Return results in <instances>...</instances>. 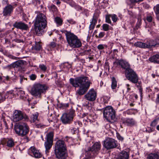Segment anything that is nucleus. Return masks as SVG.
Listing matches in <instances>:
<instances>
[{
	"mask_svg": "<svg viewBox=\"0 0 159 159\" xmlns=\"http://www.w3.org/2000/svg\"><path fill=\"white\" fill-rule=\"evenodd\" d=\"M70 81V84L74 87H79L76 93L80 95L84 94L87 91L91 84L88 78L84 75L78 77L75 79L71 78Z\"/></svg>",
	"mask_w": 159,
	"mask_h": 159,
	"instance_id": "1",
	"label": "nucleus"
},
{
	"mask_svg": "<svg viewBox=\"0 0 159 159\" xmlns=\"http://www.w3.org/2000/svg\"><path fill=\"white\" fill-rule=\"evenodd\" d=\"M47 23L46 17L44 14L40 13L37 15L34 23V29L37 35L41 36L43 34Z\"/></svg>",
	"mask_w": 159,
	"mask_h": 159,
	"instance_id": "2",
	"label": "nucleus"
},
{
	"mask_svg": "<svg viewBox=\"0 0 159 159\" xmlns=\"http://www.w3.org/2000/svg\"><path fill=\"white\" fill-rule=\"evenodd\" d=\"M55 153L58 159H66L67 157L66 147L64 141L59 140L55 145Z\"/></svg>",
	"mask_w": 159,
	"mask_h": 159,
	"instance_id": "3",
	"label": "nucleus"
},
{
	"mask_svg": "<svg viewBox=\"0 0 159 159\" xmlns=\"http://www.w3.org/2000/svg\"><path fill=\"white\" fill-rule=\"evenodd\" d=\"M45 84H34L30 91L31 94L36 98H40L42 93H45L48 89Z\"/></svg>",
	"mask_w": 159,
	"mask_h": 159,
	"instance_id": "4",
	"label": "nucleus"
},
{
	"mask_svg": "<svg viewBox=\"0 0 159 159\" xmlns=\"http://www.w3.org/2000/svg\"><path fill=\"white\" fill-rule=\"evenodd\" d=\"M14 129L16 133L21 136H25L28 134L29 131L28 126L27 124L25 123L15 125L14 126Z\"/></svg>",
	"mask_w": 159,
	"mask_h": 159,
	"instance_id": "5",
	"label": "nucleus"
},
{
	"mask_svg": "<svg viewBox=\"0 0 159 159\" xmlns=\"http://www.w3.org/2000/svg\"><path fill=\"white\" fill-rule=\"evenodd\" d=\"M103 115L104 117L109 122L116 120L115 111L111 106H107L104 109Z\"/></svg>",
	"mask_w": 159,
	"mask_h": 159,
	"instance_id": "6",
	"label": "nucleus"
},
{
	"mask_svg": "<svg viewBox=\"0 0 159 159\" xmlns=\"http://www.w3.org/2000/svg\"><path fill=\"white\" fill-rule=\"evenodd\" d=\"M134 45L140 48H151L159 46V42L157 39L149 40L145 43L138 42L134 44Z\"/></svg>",
	"mask_w": 159,
	"mask_h": 159,
	"instance_id": "7",
	"label": "nucleus"
},
{
	"mask_svg": "<svg viewBox=\"0 0 159 159\" xmlns=\"http://www.w3.org/2000/svg\"><path fill=\"white\" fill-rule=\"evenodd\" d=\"M101 144L99 142L95 143L91 147L89 148L86 150L87 154L90 157H94L97 155L100 150Z\"/></svg>",
	"mask_w": 159,
	"mask_h": 159,
	"instance_id": "8",
	"label": "nucleus"
},
{
	"mask_svg": "<svg viewBox=\"0 0 159 159\" xmlns=\"http://www.w3.org/2000/svg\"><path fill=\"white\" fill-rule=\"evenodd\" d=\"M125 74L127 79L133 83L138 82V77L135 71L131 68L127 70L125 72Z\"/></svg>",
	"mask_w": 159,
	"mask_h": 159,
	"instance_id": "9",
	"label": "nucleus"
},
{
	"mask_svg": "<svg viewBox=\"0 0 159 159\" xmlns=\"http://www.w3.org/2000/svg\"><path fill=\"white\" fill-rule=\"evenodd\" d=\"M75 111L70 109L68 113H64L61 118L62 122L65 124L70 123L75 116Z\"/></svg>",
	"mask_w": 159,
	"mask_h": 159,
	"instance_id": "10",
	"label": "nucleus"
},
{
	"mask_svg": "<svg viewBox=\"0 0 159 159\" xmlns=\"http://www.w3.org/2000/svg\"><path fill=\"white\" fill-rule=\"evenodd\" d=\"M103 146L107 150L114 148L117 146V142L114 139L107 138L103 141Z\"/></svg>",
	"mask_w": 159,
	"mask_h": 159,
	"instance_id": "11",
	"label": "nucleus"
},
{
	"mask_svg": "<svg viewBox=\"0 0 159 159\" xmlns=\"http://www.w3.org/2000/svg\"><path fill=\"white\" fill-rule=\"evenodd\" d=\"M23 118L26 119H28L27 116L24 114L20 111L16 110L13 114V121L17 122L22 120Z\"/></svg>",
	"mask_w": 159,
	"mask_h": 159,
	"instance_id": "12",
	"label": "nucleus"
},
{
	"mask_svg": "<svg viewBox=\"0 0 159 159\" xmlns=\"http://www.w3.org/2000/svg\"><path fill=\"white\" fill-rule=\"evenodd\" d=\"M65 32L66 40L70 46L77 36L70 31H66Z\"/></svg>",
	"mask_w": 159,
	"mask_h": 159,
	"instance_id": "13",
	"label": "nucleus"
},
{
	"mask_svg": "<svg viewBox=\"0 0 159 159\" xmlns=\"http://www.w3.org/2000/svg\"><path fill=\"white\" fill-rule=\"evenodd\" d=\"M96 97V93L93 89L89 91V92L85 95L87 99L90 101L95 100Z\"/></svg>",
	"mask_w": 159,
	"mask_h": 159,
	"instance_id": "14",
	"label": "nucleus"
},
{
	"mask_svg": "<svg viewBox=\"0 0 159 159\" xmlns=\"http://www.w3.org/2000/svg\"><path fill=\"white\" fill-rule=\"evenodd\" d=\"M13 26L15 28L22 30H26L28 28V26L22 21L16 22L13 25Z\"/></svg>",
	"mask_w": 159,
	"mask_h": 159,
	"instance_id": "15",
	"label": "nucleus"
},
{
	"mask_svg": "<svg viewBox=\"0 0 159 159\" xmlns=\"http://www.w3.org/2000/svg\"><path fill=\"white\" fill-rule=\"evenodd\" d=\"M116 64L117 65L120 66L122 68L125 69V71L130 68L129 64L125 60L120 59L116 62Z\"/></svg>",
	"mask_w": 159,
	"mask_h": 159,
	"instance_id": "16",
	"label": "nucleus"
},
{
	"mask_svg": "<svg viewBox=\"0 0 159 159\" xmlns=\"http://www.w3.org/2000/svg\"><path fill=\"white\" fill-rule=\"evenodd\" d=\"M13 7L11 5H9L3 9V14L4 16H9L13 10Z\"/></svg>",
	"mask_w": 159,
	"mask_h": 159,
	"instance_id": "17",
	"label": "nucleus"
},
{
	"mask_svg": "<svg viewBox=\"0 0 159 159\" xmlns=\"http://www.w3.org/2000/svg\"><path fill=\"white\" fill-rule=\"evenodd\" d=\"M123 123L127 126H130L134 125L136 123L135 121L132 118L125 119L123 120Z\"/></svg>",
	"mask_w": 159,
	"mask_h": 159,
	"instance_id": "18",
	"label": "nucleus"
},
{
	"mask_svg": "<svg viewBox=\"0 0 159 159\" xmlns=\"http://www.w3.org/2000/svg\"><path fill=\"white\" fill-rule=\"evenodd\" d=\"M70 46L73 48H79L82 46V43L80 39L77 37L70 44Z\"/></svg>",
	"mask_w": 159,
	"mask_h": 159,
	"instance_id": "19",
	"label": "nucleus"
},
{
	"mask_svg": "<svg viewBox=\"0 0 159 159\" xmlns=\"http://www.w3.org/2000/svg\"><path fill=\"white\" fill-rule=\"evenodd\" d=\"M29 151H31L34 155L35 157L39 158L41 157L42 155L39 151L36 150L34 147H31L29 149Z\"/></svg>",
	"mask_w": 159,
	"mask_h": 159,
	"instance_id": "20",
	"label": "nucleus"
},
{
	"mask_svg": "<svg viewBox=\"0 0 159 159\" xmlns=\"http://www.w3.org/2000/svg\"><path fill=\"white\" fill-rule=\"evenodd\" d=\"M129 158L128 153L126 151H122L119 154L116 159H128Z\"/></svg>",
	"mask_w": 159,
	"mask_h": 159,
	"instance_id": "21",
	"label": "nucleus"
},
{
	"mask_svg": "<svg viewBox=\"0 0 159 159\" xmlns=\"http://www.w3.org/2000/svg\"><path fill=\"white\" fill-rule=\"evenodd\" d=\"M2 93H3L5 95V97H6V98L10 99L13 98L16 95L14 89L7 91L6 93L4 92H2Z\"/></svg>",
	"mask_w": 159,
	"mask_h": 159,
	"instance_id": "22",
	"label": "nucleus"
},
{
	"mask_svg": "<svg viewBox=\"0 0 159 159\" xmlns=\"http://www.w3.org/2000/svg\"><path fill=\"white\" fill-rule=\"evenodd\" d=\"M2 142L3 143L7 142V145L9 147H13L15 145L13 140L11 139H4L2 140Z\"/></svg>",
	"mask_w": 159,
	"mask_h": 159,
	"instance_id": "23",
	"label": "nucleus"
},
{
	"mask_svg": "<svg viewBox=\"0 0 159 159\" xmlns=\"http://www.w3.org/2000/svg\"><path fill=\"white\" fill-rule=\"evenodd\" d=\"M14 68H21L24 65V62L23 60H19L13 63Z\"/></svg>",
	"mask_w": 159,
	"mask_h": 159,
	"instance_id": "24",
	"label": "nucleus"
},
{
	"mask_svg": "<svg viewBox=\"0 0 159 159\" xmlns=\"http://www.w3.org/2000/svg\"><path fill=\"white\" fill-rule=\"evenodd\" d=\"M149 60L152 62L159 64V55L156 54L153 56L149 58Z\"/></svg>",
	"mask_w": 159,
	"mask_h": 159,
	"instance_id": "25",
	"label": "nucleus"
},
{
	"mask_svg": "<svg viewBox=\"0 0 159 159\" xmlns=\"http://www.w3.org/2000/svg\"><path fill=\"white\" fill-rule=\"evenodd\" d=\"M53 144V142L46 141L44 143V146L46 148V152L47 153L48 152V150L51 148Z\"/></svg>",
	"mask_w": 159,
	"mask_h": 159,
	"instance_id": "26",
	"label": "nucleus"
},
{
	"mask_svg": "<svg viewBox=\"0 0 159 159\" xmlns=\"http://www.w3.org/2000/svg\"><path fill=\"white\" fill-rule=\"evenodd\" d=\"M42 49V46L39 42H35V45L33 46L32 48V50H35L36 51H40Z\"/></svg>",
	"mask_w": 159,
	"mask_h": 159,
	"instance_id": "27",
	"label": "nucleus"
},
{
	"mask_svg": "<svg viewBox=\"0 0 159 159\" xmlns=\"http://www.w3.org/2000/svg\"><path fill=\"white\" fill-rule=\"evenodd\" d=\"M97 21V19L94 17L92 19V21L90 22V24L89 25V29L90 30H93Z\"/></svg>",
	"mask_w": 159,
	"mask_h": 159,
	"instance_id": "28",
	"label": "nucleus"
},
{
	"mask_svg": "<svg viewBox=\"0 0 159 159\" xmlns=\"http://www.w3.org/2000/svg\"><path fill=\"white\" fill-rule=\"evenodd\" d=\"M144 0H127L126 2L128 5H131L136 3H139Z\"/></svg>",
	"mask_w": 159,
	"mask_h": 159,
	"instance_id": "29",
	"label": "nucleus"
},
{
	"mask_svg": "<svg viewBox=\"0 0 159 159\" xmlns=\"http://www.w3.org/2000/svg\"><path fill=\"white\" fill-rule=\"evenodd\" d=\"M53 136L54 134L53 132H49L47 135L46 141L53 142Z\"/></svg>",
	"mask_w": 159,
	"mask_h": 159,
	"instance_id": "30",
	"label": "nucleus"
},
{
	"mask_svg": "<svg viewBox=\"0 0 159 159\" xmlns=\"http://www.w3.org/2000/svg\"><path fill=\"white\" fill-rule=\"evenodd\" d=\"M147 159H159V156L156 153H151L148 157Z\"/></svg>",
	"mask_w": 159,
	"mask_h": 159,
	"instance_id": "31",
	"label": "nucleus"
},
{
	"mask_svg": "<svg viewBox=\"0 0 159 159\" xmlns=\"http://www.w3.org/2000/svg\"><path fill=\"white\" fill-rule=\"evenodd\" d=\"M111 88L113 89H115L117 87V81L114 77H112L111 78Z\"/></svg>",
	"mask_w": 159,
	"mask_h": 159,
	"instance_id": "32",
	"label": "nucleus"
},
{
	"mask_svg": "<svg viewBox=\"0 0 159 159\" xmlns=\"http://www.w3.org/2000/svg\"><path fill=\"white\" fill-rule=\"evenodd\" d=\"M14 90L16 95L22 96L24 94V92L19 89H16Z\"/></svg>",
	"mask_w": 159,
	"mask_h": 159,
	"instance_id": "33",
	"label": "nucleus"
},
{
	"mask_svg": "<svg viewBox=\"0 0 159 159\" xmlns=\"http://www.w3.org/2000/svg\"><path fill=\"white\" fill-rule=\"evenodd\" d=\"M153 9L157 19L159 20V4H157L156 6L154 7Z\"/></svg>",
	"mask_w": 159,
	"mask_h": 159,
	"instance_id": "34",
	"label": "nucleus"
},
{
	"mask_svg": "<svg viewBox=\"0 0 159 159\" xmlns=\"http://www.w3.org/2000/svg\"><path fill=\"white\" fill-rule=\"evenodd\" d=\"M38 114V113L33 114L31 116V120L32 122H34L37 120Z\"/></svg>",
	"mask_w": 159,
	"mask_h": 159,
	"instance_id": "35",
	"label": "nucleus"
},
{
	"mask_svg": "<svg viewBox=\"0 0 159 159\" xmlns=\"http://www.w3.org/2000/svg\"><path fill=\"white\" fill-rule=\"evenodd\" d=\"M55 22L59 25H61L62 23V20L59 17H56L55 19Z\"/></svg>",
	"mask_w": 159,
	"mask_h": 159,
	"instance_id": "36",
	"label": "nucleus"
},
{
	"mask_svg": "<svg viewBox=\"0 0 159 159\" xmlns=\"http://www.w3.org/2000/svg\"><path fill=\"white\" fill-rule=\"evenodd\" d=\"M159 120V117L156 118L151 123L150 125L153 127H155L158 123V121Z\"/></svg>",
	"mask_w": 159,
	"mask_h": 159,
	"instance_id": "37",
	"label": "nucleus"
},
{
	"mask_svg": "<svg viewBox=\"0 0 159 159\" xmlns=\"http://www.w3.org/2000/svg\"><path fill=\"white\" fill-rule=\"evenodd\" d=\"M102 27L103 30L105 31H107L109 29V25L106 24H103L102 25Z\"/></svg>",
	"mask_w": 159,
	"mask_h": 159,
	"instance_id": "38",
	"label": "nucleus"
},
{
	"mask_svg": "<svg viewBox=\"0 0 159 159\" xmlns=\"http://www.w3.org/2000/svg\"><path fill=\"white\" fill-rule=\"evenodd\" d=\"M6 97L3 93H0V103L5 100Z\"/></svg>",
	"mask_w": 159,
	"mask_h": 159,
	"instance_id": "39",
	"label": "nucleus"
},
{
	"mask_svg": "<svg viewBox=\"0 0 159 159\" xmlns=\"http://www.w3.org/2000/svg\"><path fill=\"white\" fill-rule=\"evenodd\" d=\"M39 67L42 71L44 72L46 71L47 69L46 66L43 64L40 65L39 66Z\"/></svg>",
	"mask_w": 159,
	"mask_h": 159,
	"instance_id": "40",
	"label": "nucleus"
},
{
	"mask_svg": "<svg viewBox=\"0 0 159 159\" xmlns=\"http://www.w3.org/2000/svg\"><path fill=\"white\" fill-rule=\"evenodd\" d=\"M3 68L5 69H7L8 70H10L12 68H14L13 63H12V64L6 66L4 67Z\"/></svg>",
	"mask_w": 159,
	"mask_h": 159,
	"instance_id": "41",
	"label": "nucleus"
},
{
	"mask_svg": "<svg viewBox=\"0 0 159 159\" xmlns=\"http://www.w3.org/2000/svg\"><path fill=\"white\" fill-rule=\"evenodd\" d=\"M111 15H107L106 16V22L108 23L111 24V21L110 19V17Z\"/></svg>",
	"mask_w": 159,
	"mask_h": 159,
	"instance_id": "42",
	"label": "nucleus"
},
{
	"mask_svg": "<svg viewBox=\"0 0 159 159\" xmlns=\"http://www.w3.org/2000/svg\"><path fill=\"white\" fill-rule=\"evenodd\" d=\"M111 16L112 20L114 22H116L117 21L118 18L117 16L116 15H111Z\"/></svg>",
	"mask_w": 159,
	"mask_h": 159,
	"instance_id": "43",
	"label": "nucleus"
},
{
	"mask_svg": "<svg viewBox=\"0 0 159 159\" xmlns=\"http://www.w3.org/2000/svg\"><path fill=\"white\" fill-rule=\"evenodd\" d=\"M30 79L31 80H35L37 77V76L34 74H32L29 76Z\"/></svg>",
	"mask_w": 159,
	"mask_h": 159,
	"instance_id": "44",
	"label": "nucleus"
},
{
	"mask_svg": "<svg viewBox=\"0 0 159 159\" xmlns=\"http://www.w3.org/2000/svg\"><path fill=\"white\" fill-rule=\"evenodd\" d=\"M97 48L99 50H102L104 48V45L102 44H99L97 46Z\"/></svg>",
	"mask_w": 159,
	"mask_h": 159,
	"instance_id": "45",
	"label": "nucleus"
},
{
	"mask_svg": "<svg viewBox=\"0 0 159 159\" xmlns=\"http://www.w3.org/2000/svg\"><path fill=\"white\" fill-rule=\"evenodd\" d=\"M105 33L104 32H101L99 33L98 36L97 35H96V36L97 37H98V38H101L103 37Z\"/></svg>",
	"mask_w": 159,
	"mask_h": 159,
	"instance_id": "46",
	"label": "nucleus"
},
{
	"mask_svg": "<svg viewBox=\"0 0 159 159\" xmlns=\"http://www.w3.org/2000/svg\"><path fill=\"white\" fill-rule=\"evenodd\" d=\"M51 7L53 11H56L57 10V8L56 6L54 5H52L51 6Z\"/></svg>",
	"mask_w": 159,
	"mask_h": 159,
	"instance_id": "47",
	"label": "nucleus"
},
{
	"mask_svg": "<svg viewBox=\"0 0 159 159\" xmlns=\"http://www.w3.org/2000/svg\"><path fill=\"white\" fill-rule=\"evenodd\" d=\"M49 46L51 48H54L56 46V43L54 42H52L49 44Z\"/></svg>",
	"mask_w": 159,
	"mask_h": 159,
	"instance_id": "48",
	"label": "nucleus"
},
{
	"mask_svg": "<svg viewBox=\"0 0 159 159\" xmlns=\"http://www.w3.org/2000/svg\"><path fill=\"white\" fill-rule=\"evenodd\" d=\"M152 17L151 16H148L147 17V20L149 22H151L152 20Z\"/></svg>",
	"mask_w": 159,
	"mask_h": 159,
	"instance_id": "49",
	"label": "nucleus"
},
{
	"mask_svg": "<svg viewBox=\"0 0 159 159\" xmlns=\"http://www.w3.org/2000/svg\"><path fill=\"white\" fill-rule=\"evenodd\" d=\"M141 25V23L140 21H139L138 22L136 25V26L135 27V28L137 30L140 27V26Z\"/></svg>",
	"mask_w": 159,
	"mask_h": 159,
	"instance_id": "50",
	"label": "nucleus"
},
{
	"mask_svg": "<svg viewBox=\"0 0 159 159\" xmlns=\"http://www.w3.org/2000/svg\"><path fill=\"white\" fill-rule=\"evenodd\" d=\"M156 103L157 104H159V93L157 95V97L156 99Z\"/></svg>",
	"mask_w": 159,
	"mask_h": 159,
	"instance_id": "51",
	"label": "nucleus"
},
{
	"mask_svg": "<svg viewBox=\"0 0 159 159\" xmlns=\"http://www.w3.org/2000/svg\"><path fill=\"white\" fill-rule=\"evenodd\" d=\"M14 41L17 43H20V42H23V41L22 40H21L19 39H18L17 38H16L14 39Z\"/></svg>",
	"mask_w": 159,
	"mask_h": 159,
	"instance_id": "52",
	"label": "nucleus"
},
{
	"mask_svg": "<svg viewBox=\"0 0 159 159\" xmlns=\"http://www.w3.org/2000/svg\"><path fill=\"white\" fill-rule=\"evenodd\" d=\"M8 57H9V58H11L12 59L17 60L18 58V57H15L12 55H9L8 56Z\"/></svg>",
	"mask_w": 159,
	"mask_h": 159,
	"instance_id": "53",
	"label": "nucleus"
},
{
	"mask_svg": "<svg viewBox=\"0 0 159 159\" xmlns=\"http://www.w3.org/2000/svg\"><path fill=\"white\" fill-rule=\"evenodd\" d=\"M117 137L118 139L120 140H122L123 139V138L119 134H117Z\"/></svg>",
	"mask_w": 159,
	"mask_h": 159,
	"instance_id": "54",
	"label": "nucleus"
},
{
	"mask_svg": "<svg viewBox=\"0 0 159 159\" xmlns=\"http://www.w3.org/2000/svg\"><path fill=\"white\" fill-rule=\"evenodd\" d=\"M67 21L68 22L71 24H74L75 22L73 19L67 20Z\"/></svg>",
	"mask_w": 159,
	"mask_h": 159,
	"instance_id": "55",
	"label": "nucleus"
},
{
	"mask_svg": "<svg viewBox=\"0 0 159 159\" xmlns=\"http://www.w3.org/2000/svg\"><path fill=\"white\" fill-rule=\"evenodd\" d=\"M126 85V86H127V92H129L131 89L130 88H129V85L128 84H127Z\"/></svg>",
	"mask_w": 159,
	"mask_h": 159,
	"instance_id": "56",
	"label": "nucleus"
},
{
	"mask_svg": "<svg viewBox=\"0 0 159 159\" xmlns=\"http://www.w3.org/2000/svg\"><path fill=\"white\" fill-rule=\"evenodd\" d=\"M23 139L25 140V142H28L29 139L28 137L25 136Z\"/></svg>",
	"mask_w": 159,
	"mask_h": 159,
	"instance_id": "57",
	"label": "nucleus"
},
{
	"mask_svg": "<svg viewBox=\"0 0 159 159\" xmlns=\"http://www.w3.org/2000/svg\"><path fill=\"white\" fill-rule=\"evenodd\" d=\"M139 92L140 93L141 96L142 97V89H139Z\"/></svg>",
	"mask_w": 159,
	"mask_h": 159,
	"instance_id": "58",
	"label": "nucleus"
},
{
	"mask_svg": "<svg viewBox=\"0 0 159 159\" xmlns=\"http://www.w3.org/2000/svg\"><path fill=\"white\" fill-rule=\"evenodd\" d=\"M128 13L129 15H130V16H132L133 15V13L131 11H128Z\"/></svg>",
	"mask_w": 159,
	"mask_h": 159,
	"instance_id": "59",
	"label": "nucleus"
},
{
	"mask_svg": "<svg viewBox=\"0 0 159 159\" xmlns=\"http://www.w3.org/2000/svg\"><path fill=\"white\" fill-rule=\"evenodd\" d=\"M3 3H6V4H7L8 2V0H3Z\"/></svg>",
	"mask_w": 159,
	"mask_h": 159,
	"instance_id": "60",
	"label": "nucleus"
},
{
	"mask_svg": "<svg viewBox=\"0 0 159 159\" xmlns=\"http://www.w3.org/2000/svg\"><path fill=\"white\" fill-rule=\"evenodd\" d=\"M134 96L135 98L136 99H137L138 98V96H137V94H134Z\"/></svg>",
	"mask_w": 159,
	"mask_h": 159,
	"instance_id": "61",
	"label": "nucleus"
},
{
	"mask_svg": "<svg viewBox=\"0 0 159 159\" xmlns=\"http://www.w3.org/2000/svg\"><path fill=\"white\" fill-rule=\"evenodd\" d=\"M91 51V50L90 49H89L87 50H85V52H90Z\"/></svg>",
	"mask_w": 159,
	"mask_h": 159,
	"instance_id": "62",
	"label": "nucleus"
},
{
	"mask_svg": "<svg viewBox=\"0 0 159 159\" xmlns=\"http://www.w3.org/2000/svg\"><path fill=\"white\" fill-rule=\"evenodd\" d=\"M70 138V137H68V136H66V137H65V139H66V140H65V141H67L68 139V138Z\"/></svg>",
	"mask_w": 159,
	"mask_h": 159,
	"instance_id": "63",
	"label": "nucleus"
},
{
	"mask_svg": "<svg viewBox=\"0 0 159 159\" xmlns=\"http://www.w3.org/2000/svg\"><path fill=\"white\" fill-rule=\"evenodd\" d=\"M157 130H159V125H158L157 126Z\"/></svg>",
	"mask_w": 159,
	"mask_h": 159,
	"instance_id": "64",
	"label": "nucleus"
}]
</instances>
